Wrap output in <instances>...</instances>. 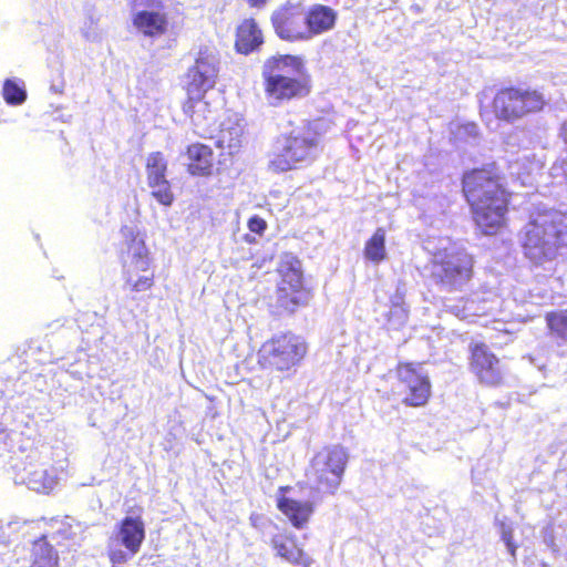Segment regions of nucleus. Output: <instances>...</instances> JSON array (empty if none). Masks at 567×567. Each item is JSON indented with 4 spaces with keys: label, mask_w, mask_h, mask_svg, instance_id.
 Returning a JSON list of instances; mask_svg holds the SVG:
<instances>
[{
    "label": "nucleus",
    "mask_w": 567,
    "mask_h": 567,
    "mask_svg": "<svg viewBox=\"0 0 567 567\" xmlns=\"http://www.w3.org/2000/svg\"><path fill=\"white\" fill-rule=\"evenodd\" d=\"M546 319L553 334L567 343V310L548 313Z\"/></svg>",
    "instance_id": "31"
},
{
    "label": "nucleus",
    "mask_w": 567,
    "mask_h": 567,
    "mask_svg": "<svg viewBox=\"0 0 567 567\" xmlns=\"http://www.w3.org/2000/svg\"><path fill=\"white\" fill-rule=\"evenodd\" d=\"M51 89L54 90L55 92H61L60 90H58V86H54V85H51Z\"/></svg>",
    "instance_id": "47"
},
{
    "label": "nucleus",
    "mask_w": 567,
    "mask_h": 567,
    "mask_svg": "<svg viewBox=\"0 0 567 567\" xmlns=\"http://www.w3.org/2000/svg\"><path fill=\"white\" fill-rule=\"evenodd\" d=\"M21 481L32 491L48 493L58 483L56 471L44 464H29L23 468Z\"/></svg>",
    "instance_id": "16"
},
{
    "label": "nucleus",
    "mask_w": 567,
    "mask_h": 567,
    "mask_svg": "<svg viewBox=\"0 0 567 567\" xmlns=\"http://www.w3.org/2000/svg\"><path fill=\"white\" fill-rule=\"evenodd\" d=\"M505 545L511 556L515 559L516 546L513 544V542L506 543Z\"/></svg>",
    "instance_id": "43"
},
{
    "label": "nucleus",
    "mask_w": 567,
    "mask_h": 567,
    "mask_svg": "<svg viewBox=\"0 0 567 567\" xmlns=\"http://www.w3.org/2000/svg\"><path fill=\"white\" fill-rule=\"evenodd\" d=\"M545 105L544 96L537 91L507 87L501 90L493 100L496 117L514 122L528 113L537 112Z\"/></svg>",
    "instance_id": "8"
},
{
    "label": "nucleus",
    "mask_w": 567,
    "mask_h": 567,
    "mask_svg": "<svg viewBox=\"0 0 567 567\" xmlns=\"http://www.w3.org/2000/svg\"><path fill=\"white\" fill-rule=\"evenodd\" d=\"M405 287L399 282L395 289V293L391 297V307H405L404 306Z\"/></svg>",
    "instance_id": "38"
},
{
    "label": "nucleus",
    "mask_w": 567,
    "mask_h": 567,
    "mask_svg": "<svg viewBox=\"0 0 567 567\" xmlns=\"http://www.w3.org/2000/svg\"><path fill=\"white\" fill-rule=\"evenodd\" d=\"M434 247L427 241L426 249L433 255L432 277L443 290H462L472 277V257L450 239H440Z\"/></svg>",
    "instance_id": "3"
},
{
    "label": "nucleus",
    "mask_w": 567,
    "mask_h": 567,
    "mask_svg": "<svg viewBox=\"0 0 567 567\" xmlns=\"http://www.w3.org/2000/svg\"><path fill=\"white\" fill-rule=\"evenodd\" d=\"M19 436L17 432H7L0 423V454L2 452H13L14 441Z\"/></svg>",
    "instance_id": "35"
},
{
    "label": "nucleus",
    "mask_w": 567,
    "mask_h": 567,
    "mask_svg": "<svg viewBox=\"0 0 567 567\" xmlns=\"http://www.w3.org/2000/svg\"><path fill=\"white\" fill-rule=\"evenodd\" d=\"M145 538L144 523L140 517L126 516L120 524L117 539L131 553L140 551Z\"/></svg>",
    "instance_id": "18"
},
{
    "label": "nucleus",
    "mask_w": 567,
    "mask_h": 567,
    "mask_svg": "<svg viewBox=\"0 0 567 567\" xmlns=\"http://www.w3.org/2000/svg\"><path fill=\"white\" fill-rule=\"evenodd\" d=\"M278 508L297 528H302L313 512L312 505L309 502H298L288 497L278 499Z\"/></svg>",
    "instance_id": "23"
},
{
    "label": "nucleus",
    "mask_w": 567,
    "mask_h": 567,
    "mask_svg": "<svg viewBox=\"0 0 567 567\" xmlns=\"http://www.w3.org/2000/svg\"><path fill=\"white\" fill-rule=\"evenodd\" d=\"M305 18L311 39L315 35L331 30L334 27L337 13L330 7L316 4L305 13Z\"/></svg>",
    "instance_id": "21"
},
{
    "label": "nucleus",
    "mask_w": 567,
    "mask_h": 567,
    "mask_svg": "<svg viewBox=\"0 0 567 567\" xmlns=\"http://www.w3.org/2000/svg\"><path fill=\"white\" fill-rule=\"evenodd\" d=\"M262 43L261 32L254 20H245L237 30L236 49L248 54Z\"/></svg>",
    "instance_id": "25"
},
{
    "label": "nucleus",
    "mask_w": 567,
    "mask_h": 567,
    "mask_svg": "<svg viewBox=\"0 0 567 567\" xmlns=\"http://www.w3.org/2000/svg\"><path fill=\"white\" fill-rule=\"evenodd\" d=\"M564 173H565V176L567 178V161L564 163Z\"/></svg>",
    "instance_id": "45"
},
{
    "label": "nucleus",
    "mask_w": 567,
    "mask_h": 567,
    "mask_svg": "<svg viewBox=\"0 0 567 567\" xmlns=\"http://www.w3.org/2000/svg\"><path fill=\"white\" fill-rule=\"evenodd\" d=\"M110 559L113 564H123L126 563L131 557L134 555H131V553L126 549H110Z\"/></svg>",
    "instance_id": "37"
},
{
    "label": "nucleus",
    "mask_w": 567,
    "mask_h": 567,
    "mask_svg": "<svg viewBox=\"0 0 567 567\" xmlns=\"http://www.w3.org/2000/svg\"><path fill=\"white\" fill-rule=\"evenodd\" d=\"M187 169L192 175L205 176L212 173L213 151L204 144H193L186 151Z\"/></svg>",
    "instance_id": "19"
},
{
    "label": "nucleus",
    "mask_w": 567,
    "mask_h": 567,
    "mask_svg": "<svg viewBox=\"0 0 567 567\" xmlns=\"http://www.w3.org/2000/svg\"><path fill=\"white\" fill-rule=\"evenodd\" d=\"M560 136L564 140V142L567 144V118L561 124Z\"/></svg>",
    "instance_id": "42"
},
{
    "label": "nucleus",
    "mask_w": 567,
    "mask_h": 567,
    "mask_svg": "<svg viewBox=\"0 0 567 567\" xmlns=\"http://www.w3.org/2000/svg\"><path fill=\"white\" fill-rule=\"evenodd\" d=\"M271 546L277 556L284 558L290 564L311 567L313 560L299 548L292 538L285 535H275L271 538Z\"/></svg>",
    "instance_id": "20"
},
{
    "label": "nucleus",
    "mask_w": 567,
    "mask_h": 567,
    "mask_svg": "<svg viewBox=\"0 0 567 567\" xmlns=\"http://www.w3.org/2000/svg\"><path fill=\"white\" fill-rule=\"evenodd\" d=\"M247 1L251 7H257V8L262 7L267 2V0H247Z\"/></svg>",
    "instance_id": "44"
},
{
    "label": "nucleus",
    "mask_w": 567,
    "mask_h": 567,
    "mask_svg": "<svg viewBox=\"0 0 567 567\" xmlns=\"http://www.w3.org/2000/svg\"><path fill=\"white\" fill-rule=\"evenodd\" d=\"M121 233L126 245L122 256L125 286H130L136 292L146 291L154 284V276L145 274L148 272L151 258L144 237L133 226L122 227Z\"/></svg>",
    "instance_id": "5"
},
{
    "label": "nucleus",
    "mask_w": 567,
    "mask_h": 567,
    "mask_svg": "<svg viewBox=\"0 0 567 567\" xmlns=\"http://www.w3.org/2000/svg\"><path fill=\"white\" fill-rule=\"evenodd\" d=\"M51 89L54 90L55 92H61L60 90H58V86H54V85H51Z\"/></svg>",
    "instance_id": "46"
},
{
    "label": "nucleus",
    "mask_w": 567,
    "mask_h": 567,
    "mask_svg": "<svg viewBox=\"0 0 567 567\" xmlns=\"http://www.w3.org/2000/svg\"><path fill=\"white\" fill-rule=\"evenodd\" d=\"M219 72V58L213 48H200L186 73L187 94L199 96L214 87Z\"/></svg>",
    "instance_id": "10"
},
{
    "label": "nucleus",
    "mask_w": 567,
    "mask_h": 567,
    "mask_svg": "<svg viewBox=\"0 0 567 567\" xmlns=\"http://www.w3.org/2000/svg\"><path fill=\"white\" fill-rule=\"evenodd\" d=\"M265 80H272L275 74L300 79L302 74L301 60L292 55L269 59L262 71Z\"/></svg>",
    "instance_id": "22"
},
{
    "label": "nucleus",
    "mask_w": 567,
    "mask_h": 567,
    "mask_svg": "<svg viewBox=\"0 0 567 567\" xmlns=\"http://www.w3.org/2000/svg\"><path fill=\"white\" fill-rule=\"evenodd\" d=\"M348 457L341 445L323 447L311 460L309 481L319 492L333 494L341 483Z\"/></svg>",
    "instance_id": "7"
},
{
    "label": "nucleus",
    "mask_w": 567,
    "mask_h": 567,
    "mask_svg": "<svg viewBox=\"0 0 567 567\" xmlns=\"http://www.w3.org/2000/svg\"><path fill=\"white\" fill-rule=\"evenodd\" d=\"M167 162L161 152L151 153L146 162L147 185L156 182L167 181Z\"/></svg>",
    "instance_id": "27"
},
{
    "label": "nucleus",
    "mask_w": 567,
    "mask_h": 567,
    "mask_svg": "<svg viewBox=\"0 0 567 567\" xmlns=\"http://www.w3.org/2000/svg\"><path fill=\"white\" fill-rule=\"evenodd\" d=\"M266 87L269 96L276 100H289L296 96H305L308 93V89L301 79L278 74H275L272 80H266Z\"/></svg>",
    "instance_id": "17"
},
{
    "label": "nucleus",
    "mask_w": 567,
    "mask_h": 567,
    "mask_svg": "<svg viewBox=\"0 0 567 567\" xmlns=\"http://www.w3.org/2000/svg\"><path fill=\"white\" fill-rule=\"evenodd\" d=\"M19 436L17 432H7L0 423V454L2 452H13L14 441Z\"/></svg>",
    "instance_id": "34"
},
{
    "label": "nucleus",
    "mask_w": 567,
    "mask_h": 567,
    "mask_svg": "<svg viewBox=\"0 0 567 567\" xmlns=\"http://www.w3.org/2000/svg\"><path fill=\"white\" fill-rule=\"evenodd\" d=\"M244 138V124L243 121L229 118L221 123L218 135V145L221 148L228 150L230 154L236 152L243 143Z\"/></svg>",
    "instance_id": "24"
},
{
    "label": "nucleus",
    "mask_w": 567,
    "mask_h": 567,
    "mask_svg": "<svg viewBox=\"0 0 567 567\" xmlns=\"http://www.w3.org/2000/svg\"><path fill=\"white\" fill-rule=\"evenodd\" d=\"M2 95L10 105H20L27 99V91L17 80L7 79L3 83Z\"/></svg>",
    "instance_id": "30"
},
{
    "label": "nucleus",
    "mask_w": 567,
    "mask_h": 567,
    "mask_svg": "<svg viewBox=\"0 0 567 567\" xmlns=\"http://www.w3.org/2000/svg\"><path fill=\"white\" fill-rule=\"evenodd\" d=\"M32 555L33 560L30 567H58V554L45 538L33 544Z\"/></svg>",
    "instance_id": "26"
},
{
    "label": "nucleus",
    "mask_w": 567,
    "mask_h": 567,
    "mask_svg": "<svg viewBox=\"0 0 567 567\" xmlns=\"http://www.w3.org/2000/svg\"><path fill=\"white\" fill-rule=\"evenodd\" d=\"M464 131L471 136H477L478 128L476 124L470 123L464 126Z\"/></svg>",
    "instance_id": "41"
},
{
    "label": "nucleus",
    "mask_w": 567,
    "mask_h": 567,
    "mask_svg": "<svg viewBox=\"0 0 567 567\" xmlns=\"http://www.w3.org/2000/svg\"><path fill=\"white\" fill-rule=\"evenodd\" d=\"M184 113L190 116L192 123L200 134L207 133L216 123L217 109L205 99V94H188L183 106Z\"/></svg>",
    "instance_id": "15"
},
{
    "label": "nucleus",
    "mask_w": 567,
    "mask_h": 567,
    "mask_svg": "<svg viewBox=\"0 0 567 567\" xmlns=\"http://www.w3.org/2000/svg\"><path fill=\"white\" fill-rule=\"evenodd\" d=\"M408 313L405 307H391L388 313L389 326L395 330L402 328L408 320Z\"/></svg>",
    "instance_id": "33"
},
{
    "label": "nucleus",
    "mask_w": 567,
    "mask_h": 567,
    "mask_svg": "<svg viewBox=\"0 0 567 567\" xmlns=\"http://www.w3.org/2000/svg\"><path fill=\"white\" fill-rule=\"evenodd\" d=\"M280 280L276 291V313L291 315L309 301V291L303 287L301 261L292 254H285L278 266Z\"/></svg>",
    "instance_id": "6"
},
{
    "label": "nucleus",
    "mask_w": 567,
    "mask_h": 567,
    "mask_svg": "<svg viewBox=\"0 0 567 567\" xmlns=\"http://www.w3.org/2000/svg\"><path fill=\"white\" fill-rule=\"evenodd\" d=\"M463 192L477 227L485 235L495 234L507 209V194L495 165L466 173Z\"/></svg>",
    "instance_id": "1"
},
{
    "label": "nucleus",
    "mask_w": 567,
    "mask_h": 567,
    "mask_svg": "<svg viewBox=\"0 0 567 567\" xmlns=\"http://www.w3.org/2000/svg\"><path fill=\"white\" fill-rule=\"evenodd\" d=\"M248 227L252 233L262 234V231L266 229L267 225L262 218H260L258 216H254L249 219Z\"/></svg>",
    "instance_id": "39"
},
{
    "label": "nucleus",
    "mask_w": 567,
    "mask_h": 567,
    "mask_svg": "<svg viewBox=\"0 0 567 567\" xmlns=\"http://www.w3.org/2000/svg\"><path fill=\"white\" fill-rule=\"evenodd\" d=\"M271 21L276 33L284 40H310V31L306 25L305 12L299 4H289L279 9L272 14Z\"/></svg>",
    "instance_id": "13"
},
{
    "label": "nucleus",
    "mask_w": 567,
    "mask_h": 567,
    "mask_svg": "<svg viewBox=\"0 0 567 567\" xmlns=\"http://www.w3.org/2000/svg\"><path fill=\"white\" fill-rule=\"evenodd\" d=\"M365 257L374 262H380L385 257V230L378 228L368 240L364 249Z\"/></svg>",
    "instance_id": "29"
},
{
    "label": "nucleus",
    "mask_w": 567,
    "mask_h": 567,
    "mask_svg": "<svg viewBox=\"0 0 567 567\" xmlns=\"http://www.w3.org/2000/svg\"><path fill=\"white\" fill-rule=\"evenodd\" d=\"M567 215L546 209L533 216L526 225L523 247L525 256L535 264L551 260L565 247Z\"/></svg>",
    "instance_id": "2"
},
{
    "label": "nucleus",
    "mask_w": 567,
    "mask_h": 567,
    "mask_svg": "<svg viewBox=\"0 0 567 567\" xmlns=\"http://www.w3.org/2000/svg\"><path fill=\"white\" fill-rule=\"evenodd\" d=\"M133 25L141 34L155 39L166 33L168 18L162 0H133Z\"/></svg>",
    "instance_id": "11"
},
{
    "label": "nucleus",
    "mask_w": 567,
    "mask_h": 567,
    "mask_svg": "<svg viewBox=\"0 0 567 567\" xmlns=\"http://www.w3.org/2000/svg\"><path fill=\"white\" fill-rule=\"evenodd\" d=\"M502 540L505 544L509 543V542H513L512 529L506 527L505 525L502 526Z\"/></svg>",
    "instance_id": "40"
},
{
    "label": "nucleus",
    "mask_w": 567,
    "mask_h": 567,
    "mask_svg": "<svg viewBox=\"0 0 567 567\" xmlns=\"http://www.w3.org/2000/svg\"><path fill=\"white\" fill-rule=\"evenodd\" d=\"M534 163H532L527 156L519 157L508 165L509 175L519 182L522 186H528L533 184L532 173L534 169Z\"/></svg>",
    "instance_id": "28"
},
{
    "label": "nucleus",
    "mask_w": 567,
    "mask_h": 567,
    "mask_svg": "<svg viewBox=\"0 0 567 567\" xmlns=\"http://www.w3.org/2000/svg\"><path fill=\"white\" fill-rule=\"evenodd\" d=\"M151 188L152 197L163 206H172L174 194L168 181L156 182L147 185Z\"/></svg>",
    "instance_id": "32"
},
{
    "label": "nucleus",
    "mask_w": 567,
    "mask_h": 567,
    "mask_svg": "<svg viewBox=\"0 0 567 567\" xmlns=\"http://www.w3.org/2000/svg\"><path fill=\"white\" fill-rule=\"evenodd\" d=\"M278 143V153L269 162V169L275 173L288 172L298 164H309L319 153V138L310 125L292 130Z\"/></svg>",
    "instance_id": "4"
},
{
    "label": "nucleus",
    "mask_w": 567,
    "mask_h": 567,
    "mask_svg": "<svg viewBox=\"0 0 567 567\" xmlns=\"http://www.w3.org/2000/svg\"><path fill=\"white\" fill-rule=\"evenodd\" d=\"M306 351L307 347L299 337L285 333L265 342L259 354L268 365L286 371L300 362Z\"/></svg>",
    "instance_id": "9"
},
{
    "label": "nucleus",
    "mask_w": 567,
    "mask_h": 567,
    "mask_svg": "<svg viewBox=\"0 0 567 567\" xmlns=\"http://www.w3.org/2000/svg\"><path fill=\"white\" fill-rule=\"evenodd\" d=\"M398 377L408 390L403 403L410 406L424 405L431 394V383L421 363H405L398 367Z\"/></svg>",
    "instance_id": "12"
},
{
    "label": "nucleus",
    "mask_w": 567,
    "mask_h": 567,
    "mask_svg": "<svg viewBox=\"0 0 567 567\" xmlns=\"http://www.w3.org/2000/svg\"><path fill=\"white\" fill-rule=\"evenodd\" d=\"M471 370L482 383L496 385L502 380L499 360L489 351L484 343H476L471 347Z\"/></svg>",
    "instance_id": "14"
},
{
    "label": "nucleus",
    "mask_w": 567,
    "mask_h": 567,
    "mask_svg": "<svg viewBox=\"0 0 567 567\" xmlns=\"http://www.w3.org/2000/svg\"><path fill=\"white\" fill-rule=\"evenodd\" d=\"M82 35L87 41H96L99 39L97 21L91 16L89 17L81 29Z\"/></svg>",
    "instance_id": "36"
}]
</instances>
